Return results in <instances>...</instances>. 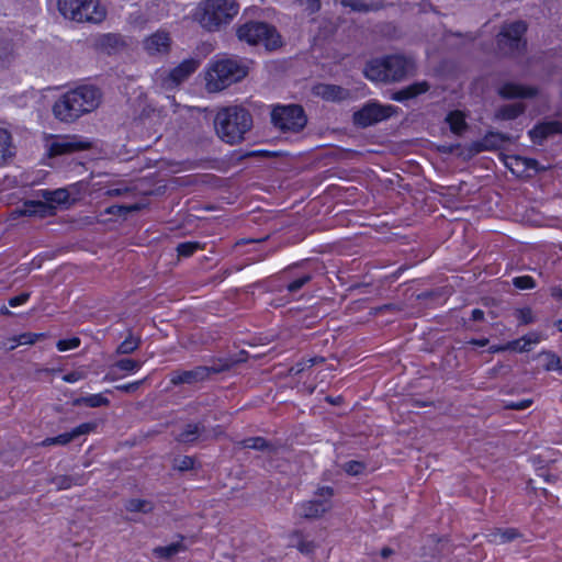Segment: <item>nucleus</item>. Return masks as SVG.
<instances>
[{"label":"nucleus","instance_id":"obj_57","mask_svg":"<svg viewBox=\"0 0 562 562\" xmlns=\"http://www.w3.org/2000/svg\"><path fill=\"white\" fill-rule=\"evenodd\" d=\"M29 297H30L29 293H26V292L21 293V294L16 295V296H13V297L9 299V305L11 307H16V306H19L21 304H24L29 300Z\"/></svg>","mask_w":562,"mask_h":562},{"label":"nucleus","instance_id":"obj_14","mask_svg":"<svg viewBox=\"0 0 562 562\" xmlns=\"http://www.w3.org/2000/svg\"><path fill=\"white\" fill-rule=\"evenodd\" d=\"M170 46V34L164 30H158L143 41V48L150 56L168 54Z\"/></svg>","mask_w":562,"mask_h":562},{"label":"nucleus","instance_id":"obj_27","mask_svg":"<svg viewBox=\"0 0 562 562\" xmlns=\"http://www.w3.org/2000/svg\"><path fill=\"white\" fill-rule=\"evenodd\" d=\"M50 483L60 491L68 490L74 485H82L85 480L82 475H56L52 477Z\"/></svg>","mask_w":562,"mask_h":562},{"label":"nucleus","instance_id":"obj_10","mask_svg":"<svg viewBox=\"0 0 562 562\" xmlns=\"http://www.w3.org/2000/svg\"><path fill=\"white\" fill-rule=\"evenodd\" d=\"M272 124L282 132L297 133L306 125V116L301 105H278L271 112Z\"/></svg>","mask_w":562,"mask_h":562},{"label":"nucleus","instance_id":"obj_36","mask_svg":"<svg viewBox=\"0 0 562 562\" xmlns=\"http://www.w3.org/2000/svg\"><path fill=\"white\" fill-rule=\"evenodd\" d=\"M547 358V363L544 364L546 371H558L562 369V360L559 356L551 351L542 352Z\"/></svg>","mask_w":562,"mask_h":562},{"label":"nucleus","instance_id":"obj_24","mask_svg":"<svg viewBox=\"0 0 562 562\" xmlns=\"http://www.w3.org/2000/svg\"><path fill=\"white\" fill-rule=\"evenodd\" d=\"M239 446L245 449L268 451L269 453H273L276 451V447L263 437L246 438L239 442Z\"/></svg>","mask_w":562,"mask_h":562},{"label":"nucleus","instance_id":"obj_33","mask_svg":"<svg viewBox=\"0 0 562 562\" xmlns=\"http://www.w3.org/2000/svg\"><path fill=\"white\" fill-rule=\"evenodd\" d=\"M142 340L139 337L134 336L132 333L117 346L116 352L119 355H130L138 349Z\"/></svg>","mask_w":562,"mask_h":562},{"label":"nucleus","instance_id":"obj_19","mask_svg":"<svg viewBox=\"0 0 562 562\" xmlns=\"http://www.w3.org/2000/svg\"><path fill=\"white\" fill-rule=\"evenodd\" d=\"M89 147L88 143L77 140L75 137H65L53 142L49 146L50 156H58L82 150Z\"/></svg>","mask_w":562,"mask_h":562},{"label":"nucleus","instance_id":"obj_1","mask_svg":"<svg viewBox=\"0 0 562 562\" xmlns=\"http://www.w3.org/2000/svg\"><path fill=\"white\" fill-rule=\"evenodd\" d=\"M101 92L93 86H80L61 94L53 105V114L60 122L71 123L95 110Z\"/></svg>","mask_w":562,"mask_h":562},{"label":"nucleus","instance_id":"obj_50","mask_svg":"<svg viewBox=\"0 0 562 562\" xmlns=\"http://www.w3.org/2000/svg\"><path fill=\"white\" fill-rule=\"evenodd\" d=\"M93 429H94V425L93 424H91V423H83V424L77 426L76 428H74L71 431H69V434L71 436V439L74 440V439L78 438L79 436L89 434Z\"/></svg>","mask_w":562,"mask_h":562},{"label":"nucleus","instance_id":"obj_40","mask_svg":"<svg viewBox=\"0 0 562 562\" xmlns=\"http://www.w3.org/2000/svg\"><path fill=\"white\" fill-rule=\"evenodd\" d=\"M140 366H142L140 361L125 358V359L117 360L113 367L117 368L122 371L134 372V371H137L140 368Z\"/></svg>","mask_w":562,"mask_h":562},{"label":"nucleus","instance_id":"obj_45","mask_svg":"<svg viewBox=\"0 0 562 562\" xmlns=\"http://www.w3.org/2000/svg\"><path fill=\"white\" fill-rule=\"evenodd\" d=\"M312 274L305 273L300 278L293 280L286 285V290L289 293H296L300 291L305 284H307L312 280Z\"/></svg>","mask_w":562,"mask_h":562},{"label":"nucleus","instance_id":"obj_58","mask_svg":"<svg viewBox=\"0 0 562 562\" xmlns=\"http://www.w3.org/2000/svg\"><path fill=\"white\" fill-rule=\"evenodd\" d=\"M83 379V373L79 371H72L64 375L63 380L68 383H75Z\"/></svg>","mask_w":562,"mask_h":562},{"label":"nucleus","instance_id":"obj_35","mask_svg":"<svg viewBox=\"0 0 562 562\" xmlns=\"http://www.w3.org/2000/svg\"><path fill=\"white\" fill-rule=\"evenodd\" d=\"M44 337V334H35V333H23L19 335L18 337H14V344L10 346V350L15 349L18 345H33L35 344L40 338Z\"/></svg>","mask_w":562,"mask_h":562},{"label":"nucleus","instance_id":"obj_17","mask_svg":"<svg viewBox=\"0 0 562 562\" xmlns=\"http://www.w3.org/2000/svg\"><path fill=\"white\" fill-rule=\"evenodd\" d=\"M77 184L70 186V188H59L56 190H41L40 196L43 200L52 203L54 205V210L56 211L59 205H70L76 201L75 198H71V191H75Z\"/></svg>","mask_w":562,"mask_h":562},{"label":"nucleus","instance_id":"obj_28","mask_svg":"<svg viewBox=\"0 0 562 562\" xmlns=\"http://www.w3.org/2000/svg\"><path fill=\"white\" fill-rule=\"evenodd\" d=\"M524 111L525 105L522 103L505 104L497 110L496 117L501 120H514L524 113Z\"/></svg>","mask_w":562,"mask_h":562},{"label":"nucleus","instance_id":"obj_6","mask_svg":"<svg viewBox=\"0 0 562 562\" xmlns=\"http://www.w3.org/2000/svg\"><path fill=\"white\" fill-rule=\"evenodd\" d=\"M237 36L241 42L252 46H263L267 50H273L281 45V38L277 30L265 22L250 21L237 29Z\"/></svg>","mask_w":562,"mask_h":562},{"label":"nucleus","instance_id":"obj_12","mask_svg":"<svg viewBox=\"0 0 562 562\" xmlns=\"http://www.w3.org/2000/svg\"><path fill=\"white\" fill-rule=\"evenodd\" d=\"M396 112L393 105H383L376 101H369L353 113V123L359 127H368L391 117Z\"/></svg>","mask_w":562,"mask_h":562},{"label":"nucleus","instance_id":"obj_62","mask_svg":"<svg viewBox=\"0 0 562 562\" xmlns=\"http://www.w3.org/2000/svg\"><path fill=\"white\" fill-rule=\"evenodd\" d=\"M471 319L474 322H481L484 319V312L480 308H474L471 312Z\"/></svg>","mask_w":562,"mask_h":562},{"label":"nucleus","instance_id":"obj_29","mask_svg":"<svg viewBox=\"0 0 562 562\" xmlns=\"http://www.w3.org/2000/svg\"><path fill=\"white\" fill-rule=\"evenodd\" d=\"M519 537V532L515 528L495 529L490 533L491 541L495 543H507Z\"/></svg>","mask_w":562,"mask_h":562},{"label":"nucleus","instance_id":"obj_54","mask_svg":"<svg viewBox=\"0 0 562 562\" xmlns=\"http://www.w3.org/2000/svg\"><path fill=\"white\" fill-rule=\"evenodd\" d=\"M131 190H130L128 187L120 184L119 187L108 189L104 192V195H106V196H121V195H124V194L128 193Z\"/></svg>","mask_w":562,"mask_h":562},{"label":"nucleus","instance_id":"obj_3","mask_svg":"<svg viewBox=\"0 0 562 562\" xmlns=\"http://www.w3.org/2000/svg\"><path fill=\"white\" fill-rule=\"evenodd\" d=\"M414 60L404 55H387L370 60L364 76L375 82H397L414 71Z\"/></svg>","mask_w":562,"mask_h":562},{"label":"nucleus","instance_id":"obj_61","mask_svg":"<svg viewBox=\"0 0 562 562\" xmlns=\"http://www.w3.org/2000/svg\"><path fill=\"white\" fill-rule=\"evenodd\" d=\"M304 362H305V360H302V361L295 363L290 369V373L293 375H297V374L302 373L305 369H308V367Z\"/></svg>","mask_w":562,"mask_h":562},{"label":"nucleus","instance_id":"obj_26","mask_svg":"<svg viewBox=\"0 0 562 562\" xmlns=\"http://www.w3.org/2000/svg\"><path fill=\"white\" fill-rule=\"evenodd\" d=\"M187 548L183 544V537H180V540L177 542H172L168 546L156 547L153 552L159 559H169L176 555L179 552L184 551Z\"/></svg>","mask_w":562,"mask_h":562},{"label":"nucleus","instance_id":"obj_34","mask_svg":"<svg viewBox=\"0 0 562 562\" xmlns=\"http://www.w3.org/2000/svg\"><path fill=\"white\" fill-rule=\"evenodd\" d=\"M12 155L11 135L7 130L0 128V164L4 162Z\"/></svg>","mask_w":562,"mask_h":562},{"label":"nucleus","instance_id":"obj_46","mask_svg":"<svg viewBox=\"0 0 562 562\" xmlns=\"http://www.w3.org/2000/svg\"><path fill=\"white\" fill-rule=\"evenodd\" d=\"M366 469V465L360 462V461H356V460H351V461H348L344 464V470L349 474V475H359L361 474Z\"/></svg>","mask_w":562,"mask_h":562},{"label":"nucleus","instance_id":"obj_9","mask_svg":"<svg viewBox=\"0 0 562 562\" xmlns=\"http://www.w3.org/2000/svg\"><path fill=\"white\" fill-rule=\"evenodd\" d=\"M526 31L527 24L522 21L505 24L496 38L499 52L512 56L521 54L526 47V41L522 38Z\"/></svg>","mask_w":562,"mask_h":562},{"label":"nucleus","instance_id":"obj_39","mask_svg":"<svg viewBox=\"0 0 562 562\" xmlns=\"http://www.w3.org/2000/svg\"><path fill=\"white\" fill-rule=\"evenodd\" d=\"M71 441H72V439H71L70 434L64 432L56 437H49V438L44 439L41 442V446H43V447H48V446H53V445L66 446Z\"/></svg>","mask_w":562,"mask_h":562},{"label":"nucleus","instance_id":"obj_18","mask_svg":"<svg viewBox=\"0 0 562 562\" xmlns=\"http://www.w3.org/2000/svg\"><path fill=\"white\" fill-rule=\"evenodd\" d=\"M314 93L326 101L339 102L350 97V91L340 86L321 83L314 87Z\"/></svg>","mask_w":562,"mask_h":562},{"label":"nucleus","instance_id":"obj_7","mask_svg":"<svg viewBox=\"0 0 562 562\" xmlns=\"http://www.w3.org/2000/svg\"><path fill=\"white\" fill-rule=\"evenodd\" d=\"M58 10L76 22L100 23L105 18V9L98 0H58Z\"/></svg>","mask_w":562,"mask_h":562},{"label":"nucleus","instance_id":"obj_44","mask_svg":"<svg viewBox=\"0 0 562 562\" xmlns=\"http://www.w3.org/2000/svg\"><path fill=\"white\" fill-rule=\"evenodd\" d=\"M12 59V45L9 42L0 44V68L7 67Z\"/></svg>","mask_w":562,"mask_h":562},{"label":"nucleus","instance_id":"obj_22","mask_svg":"<svg viewBox=\"0 0 562 562\" xmlns=\"http://www.w3.org/2000/svg\"><path fill=\"white\" fill-rule=\"evenodd\" d=\"M536 92L533 88L513 82H506L498 89V94L503 99L530 98L533 97Z\"/></svg>","mask_w":562,"mask_h":562},{"label":"nucleus","instance_id":"obj_41","mask_svg":"<svg viewBox=\"0 0 562 562\" xmlns=\"http://www.w3.org/2000/svg\"><path fill=\"white\" fill-rule=\"evenodd\" d=\"M405 88L408 91L409 98L414 99V98L427 92L430 89V86L427 81H418V82H414Z\"/></svg>","mask_w":562,"mask_h":562},{"label":"nucleus","instance_id":"obj_42","mask_svg":"<svg viewBox=\"0 0 562 562\" xmlns=\"http://www.w3.org/2000/svg\"><path fill=\"white\" fill-rule=\"evenodd\" d=\"M200 248L196 241H184L178 245L177 251L180 257H190Z\"/></svg>","mask_w":562,"mask_h":562},{"label":"nucleus","instance_id":"obj_5","mask_svg":"<svg viewBox=\"0 0 562 562\" xmlns=\"http://www.w3.org/2000/svg\"><path fill=\"white\" fill-rule=\"evenodd\" d=\"M248 74L247 65L237 58H224L215 61L207 74L210 91H220L241 80Z\"/></svg>","mask_w":562,"mask_h":562},{"label":"nucleus","instance_id":"obj_21","mask_svg":"<svg viewBox=\"0 0 562 562\" xmlns=\"http://www.w3.org/2000/svg\"><path fill=\"white\" fill-rule=\"evenodd\" d=\"M512 137L499 132H488L480 142L475 144L477 153L484 150H496L503 147L506 142H510Z\"/></svg>","mask_w":562,"mask_h":562},{"label":"nucleus","instance_id":"obj_32","mask_svg":"<svg viewBox=\"0 0 562 562\" xmlns=\"http://www.w3.org/2000/svg\"><path fill=\"white\" fill-rule=\"evenodd\" d=\"M125 508L131 513H150L154 509V505L150 501L132 498L125 504Z\"/></svg>","mask_w":562,"mask_h":562},{"label":"nucleus","instance_id":"obj_53","mask_svg":"<svg viewBox=\"0 0 562 562\" xmlns=\"http://www.w3.org/2000/svg\"><path fill=\"white\" fill-rule=\"evenodd\" d=\"M143 382H144V380H139V381H135V382L127 383V384L116 385L115 390L125 392V393H135L139 389V386L143 384Z\"/></svg>","mask_w":562,"mask_h":562},{"label":"nucleus","instance_id":"obj_11","mask_svg":"<svg viewBox=\"0 0 562 562\" xmlns=\"http://www.w3.org/2000/svg\"><path fill=\"white\" fill-rule=\"evenodd\" d=\"M334 490L330 486L319 487L315 493V498L302 502L296 505V513L307 519H315L322 517L331 508V497Z\"/></svg>","mask_w":562,"mask_h":562},{"label":"nucleus","instance_id":"obj_23","mask_svg":"<svg viewBox=\"0 0 562 562\" xmlns=\"http://www.w3.org/2000/svg\"><path fill=\"white\" fill-rule=\"evenodd\" d=\"M344 7L350 8L356 12H372L383 8L382 0H341Z\"/></svg>","mask_w":562,"mask_h":562},{"label":"nucleus","instance_id":"obj_51","mask_svg":"<svg viewBox=\"0 0 562 562\" xmlns=\"http://www.w3.org/2000/svg\"><path fill=\"white\" fill-rule=\"evenodd\" d=\"M301 7H305L308 14H314L321 9V0H295Z\"/></svg>","mask_w":562,"mask_h":562},{"label":"nucleus","instance_id":"obj_20","mask_svg":"<svg viewBox=\"0 0 562 562\" xmlns=\"http://www.w3.org/2000/svg\"><path fill=\"white\" fill-rule=\"evenodd\" d=\"M54 205L46 200L34 201L29 200L23 203L21 214L24 216L46 217L55 214Z\"/></svg>","mask_w":562,"mask_h":562},{"label":"nucleus","instance_id":"obj_64","mask_svg":"<svg viewBox=\"0 0 562 562\" xmlns=\"http://www.w3.org/2000/svg\"><path fill=\"white\" fill-rule=\"evenodd\" d=\"M469 344L473 345V346H477V347H484L488 344V339L487 338H482V339H471L469 341Z\"/></svg>","mask_w":562,"mask_h":562},{"label":"nucleus","instance_id":"obj_25","mask_svg":"<svg viewBox=\"0 0 562 562\" xmlns=\"http://www.w3.org/2000/svg\"><path fill=\"white\" fill-rule=\"evenodd\" d=\"M505 165L514 172L518 173L526 169H535L537 166V161L530 158H522L519 156L508 157L505 161Z\"/></svg>","mask_w":562,"mask_h":562},{"label":"nucleus","instance_id":"obj_4","mask_svg":"<svg viewBox=\"0 0 562 562\" xmlns=\"http://www.w3.org/2000/svg\"><path fill=\"white\" fill-rule=\"evenodd\" d=\"M239 11L235 0H204L199 3L194 20L207 31H216L221 25L229 23Z\"/></svg>","mask_w":562,"mask_h":562},{"label":"nucleus","instance_id":"obj_16","mask_svg":"<svg viewBox=\"0 0 562 562\" xmlns=\"http://www.w3.org/2000/svg\"><path fill=\"white\" fill-rule=\"evenodd\" d=\"M528 134L535 144L541 145L549 136L562 134V123L559 121L540 122Z\"/></svg>","mask_w":562,"mask_h":562},{"label":"nucleus","instance_id":"obj_49","mask_svg":"<svg viewBox=\"0 0 562 562\" xmlns=\"http://www.w3.org/2000/svg\"><path fill=\"white\" fill-rule=\"evenodd\" d=\"M516 316L520 324L528 325L535 322V316L530 307L517 310Z\"/></svg>","mask_w":562,"mask_h":562},{"label":"nucleus","instance_id":"obj_30","mask_svg":"<svg viewBox=\"0 0 562 562\" xmlns=\"http://www.w3.org/2000/svg\"><path fill=\"white\" fill-rule=\"evenodd\" d=\"M110 401L104 397L102 394H91L88 396H81L74 401V405L81 406L85 405L87 407H101L108 406Z\"/></svg>","mask_w":562,"mask_h":562},{"label":"nucleus","instance_id":"obj_52","mask_svg":"<svg viewBox=\"0 0 562 562\" xmlns=\"http://www.w3.org/2000/svg\"><path fill=\"white\" fill-rule=\"evenodd\" d=\"M532 404L531 400H521L518 402H507L505 404L506 409H513V411H522L528 408Z\"/></svg>","mask_w":562,"mask_h":562},{"label":"nucleus","instance_id":"obj_15","mask_svg":"<svg viewBox=\"0 0 562 562\" xmlns=\"http://www.w3.org/2000/svg\"><path fill=\"white\" fill-rule=\"evenodd\" d=\"M200 63L198 59L189 58L184 59L173 69H171L166 78L164 79V85L168 88L178 86L186 81L193 72L196 71Z\"/></svg>","mask_w":562,"mask_h":562},{"label":"nucleus","instance_id":"obj_43","mask_svg":"<svg viewBox=\"0 0 562 562\" xmlns=\"http://www.w3.org/2000/svg\"><path fill=\"white\" fill-rule=\"evenodd\" d=\"M513 285L519 290H530L536 286V281L530 276H520L513 279Z\"/></svg>","mask_w":562,"mask_h":562},{"label":"nucleus","instance_id":"obj_55","mask_svg":"<svg viewBox=\"0 0 562 562\" xmlns=\"http://www.w3.org/2000/svg\"><path fill=\"white\" fill-rule=\"evenodd\" d=\"M505 348H507V350H517L520 352L529 351V348L526 347V344L522 342L521 338L507 342Z\"/></svg>","mask_w":562,"mask_h":562},{"label":"nucleus","instance_id":"obj_59","mask_svg":"<svg viewBox=\"0 0 562 562\" xmlns=\"http://www.w3.org/2000/svg\"><path fill=\"white\" fill-rule=\"evenodd\" d=\"M521 340L526 344V347H528L529 345L538 344L540 341V336L537 333H530L521 337Z\"/></svg>","mask_w":562,"mask_h":562},{"label":"nucleus","instance_id":"obj_38","mask_svg":"<svg viewBox=\"0 0 562 562\" xmlns=\"http://www.w3.org/2000/svg\"><path fill=\"white\" fill-rule=\"evenodd\" d=\"M99 43H100V46L103 48L114 49L117 46L123 44V40L120 35H116V34H104L100 38Z\"/></svg>","mask_w":562,"mask_h":562},{"label":"nucleus","instance_id":"obj_31","mask_svg":"<svg viewBox=\"0 0 562 562\" xmlns=\"http://www.w3.org/2000/svg\"><path fill=\"white\" fill-rule=\"evenodd\" d=\"M446 121L449 124L450 130L457 135L462 134V132L467 128L464 116L459 111L450 112Z\"/></svg>","mask_w":562,"mask_h":562},{"label":"nucleus","instance_id":"obj_37","mask_svg":"<svg viewBox=\"0 0 562 562\" xmlns=\"http://www.w3.org/2000/svg\"><path fill=\"white\" fill-rule=\"evenodd\" d=\"M139 206L137 204L134 205H111L105 209V213L109 215H116V216H125L128 213L133 211H138Z\"/></svg>","mask_w":562,"mask_h":562},{"label":"nucleus","instance_id":"obj_2","mask_svg":"<svg viewBox=\"0 0 562 562\" xmlns=\"http://www.w3.org/2000/svg\"><path fill=\"white\" fill-rule=\"evenodd\" d=\"M214 127L221 140L236 145L241 143L251 130L252 116L241 105H229L218 110L214 119Z\"/></svg>","mask_w":562,"mask_h":562},{"label":"nucleus","instance_id":"obj_47","mask_svg":"<svg viewBox=\"0 0 562 562\" xmlns=\"http://www.w3.org/2000/svg\"><path fill=\"white\" fill-rule=\"evenodd\" d=\"M173 467L179 471L191 470L194 467V459L189 456H183V457L177 458V459H175Z\"/></svg>","mask_w":562,"mask_h":562},{"label":"nucleus","instance_id":"obj_13","mask_svg":"<svg viewBox=\"0 0 562 562\" xmlns=\"http://www.w3.org/2000/svg\"><path fill=\"white\" fill-rule=\"evenodd\" d=\"M218 428L220 427L216 426L212 429H209L205 425V418H202L196 423L186 424L176 435L175 439L180 443L192 445L198 440H209L211 438H215L217 436Z\"/></svg>","mask_w":562,"mask_h":562},{"label":"nucleus","instance_id":"obj_8","mask_svg":"<svg viewBox=\"0 0 562 562\" xmlns=\"http://www.w3.org/2000/svg\"><path fill=\"white\" fill-rule=\"evenodd\" d=\"M236 361L218 359L211 366H199L192 370H177L170 374V383L175 386L181 384H194L207 380L212 374L228 371Z\"/></svg>","mask_w":562,"mask_h":562},{"label":"nucleus","instance_id":"obj_56","mask_svg":"<svg viewBox=\"0 0 562 562\" xmlns=\"http://www.w3.org/2000/svg\"><path fill=\"white\" fill-rule=\"evenodd\" d=\"M391 100L397 101V102H405L407 100H411L408 95L407 89L404 87L391 94Z\"/></svg>","mask_w":562,"mask_h":562},{"label":"nucleus","instance_id":"obj_63","mask_svg":"<svg viewBox=\"0 0 562 562\" xmlns=\"http://www.w3.org/2000/svg\"><path fill=\"white\" fill-rule=\"evenodd\" d=\"M324 361H325V359H324L323 357H314V358L306 359L304 363H305L308 368H312V367H314L315 364L321 363V362H324Z\"/></svg>","mask_w":562,"mask_h":562},{"label":"nucleus","instance_id":"obj_60","mask_svg":"<svg viewBox=\"0 0 562 562\" xmlns=\"http://www.w3.org/2000/svg\"><path fill=\"white\" fill-rule=\"evenodd\" d=\"M314 543L311 541H301L297 546V549L304 554H311L314 551Z\"/></svg>","mask_w":562,"mask_h":562},{"label":"nucleus","instance_id":"obj_48","mask_svg":"<svg viewBox=\"0 0 562 562\" xmlns=\"http://www.w3.org/2000/svg\"><path fill=\"white\" fill-rule=\"evenodd\" d=\"M80 346V339L78 337H72L68 339H60L57 341V349L59 351H68L75 349Z\"/></svg>","mask_w":562,"mask_h":562}]
</instances>
